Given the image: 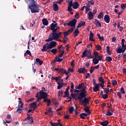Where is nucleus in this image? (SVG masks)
<instances>
[{
    "mask_svg": "<svg viewBox=\"0 0 126 126\" xmlns=\"http://www.w3.org/2000/svg\"><path fill=\"white\" fill-rule=\"evenodd\" d=\"M57 46V42L55 41H52L50 43H46L43 46V49H41V52H47V50H50L53 49V48H55Z\"/></svg>",
    "mask_w": 126,
    "mask_h": 126,
    "instance_id": "f257e3e1",
    "label": "nucleus"
},
{
    "mask_svg": "<svg viewBox=\"0 0 126 126\" xmlns=\"http://www.w3.org/2000/svg\"><path fill=\"white\" fill-rule=\"evenodd\" d=\"M29 8L31 9L32 13H36L39 12V7L36 4V2H32L31 4L29 5Z\"/></svg>",
    "mask_w": 126,
    "mask_h": 126,
    "instance_id": "f03ea898",
    "label": "nucleus"
},
{
    "mask_svg": "<svg viewBox=\"0 0 126 126\" xmlns=\"http://www.w3.org/2000/svg\"><path fill=\"white\" fill-rule=\"evenodd\" d=\"M82 59L83 58H87L88 60L93 59L94 57L92 56V53L91 51L85 49V51L82 53Z\"/></svg>",
    "mask_w": 126,
    "mask_h": 126,
    "instance_id": "7ed1b4c3",
    "label": "nucleus"
},
{
    "mask_svg": "<svg viewBox=\"0 0 126 126\" xmlns=\"http://www.w3.org/2000/svg\"><path fill=\"white\" fill-rule=\"evenodd\" d=\"M57 39H59V36L58 35V32H52L49 35L48 38L45 40V42H51V41H53V40H55Z\"/></svg>",
    "mask_w": 126,
    "mask_h": 126,
    "instance_id": "20e7f679",
    "label": "nucleus"
},
{
    "mask_svg": "<svg viewBox=\"0 0 126 126\" xmlns=\"http://www.w3.org/2000/svg\"><path fill=\"white\" fill-rule=\"evenodd\" d=\"M86 90L85 89H83L82 90L81 92L79 94V95L77 96V97L75 98V101H77V100H79V101H81L82 99H83L85 98V97H87V94H86Z\"/></svg>",
    "mask_w": 126,
    "mask_h": 126,
    "instance_id": "39448f33",
    "label": "nucleus"
},
{
    "mask_svg": "<svg viewBox=\"0 0 126 126\" xmlns=\"http://www.w3.org/2000/svg\"><path fill=\"white\" fill-rule=\"evenodd\" d=\"M83 100L82 99L81 100H80V103H81V105L82 106H87L89 104V102L90 100L92 99L91 97L89 96V97H85L83 98Z\"/></svg>",
    "mask_w": 126,
    "mask_h": 126,
    "instance_id": "423d86ee",
    "label": "nucleus"
},
{
    "mask_svg": "<svg viewBox=\"0 0 126 126\" xmlns=\"http://www.w3.org/2000/svg\"><path fill=\"white\" fill-rule=\"evenodd\" d=\"M76 23H77V20L76 19H73V20L70 21L68 22L69 27H72L73 29L75 28V25H76Z\"/></svg>",
    "mask_w": 126,
    "mask_h": 126,
    "instance_id": "0eeeda50",
    "label": "nucleus"
},
{
    "mask_svg": "<svg viewBox=\"0 0 126 126\" xmlns=\"http://www.w3.org/2000/svg\"><path fill=\"white\" fill-rule=\"evenodd\" d=\"M40 97L41 99H43L44 98H46L48 97V94L45 92H44V90H42L39 92Z\"/></svg>",
    "mask_w": 126,
    "mask_h": 126,
    "instance_id": "6e6552de",
    "label": "nucleus"
},
{
    "mask_svg": "<svg viewBox=\"0 0 126 126\" xmlns=\"http://www.w3.org/2000/svg\"><path fill=\"white\" fill-rule=\"evenodd\" d=\"M54 70L55 71H57L59 73H62V74H64L65 73V70L63 69V68H55Z\"/></svg>",
    "mask_w": 126,
    "mask_h": 126,
    "instance_id": "1a4fd4ad",
    "label": "nucleus"
},
{
    "mask_svg": "<svg viewBox=\"0 0 126 126\" xmlns=\"http://www.w3.org/2000/svg\"><path fill=\"white\" fill-rule=\"evenodd\" d=\"M121 48H122V46H119L118 47V49L117 51V53L118 54H121L122 53V55H124V53H125L126 52V49H121Z\"/></svg>",
    "mask_w": 126,
    "mask_h": 126,
    "instance_id": "9d476101",
    "label": "nucleus"
},
{
    "mask_svg": "<svg viewBox=\"0 0 126 126\" xmlns=\"http://www.w3.org/2000/svg\"><path fill=\"white\" fill-rule=\"evenodd\" d=\"M30 105L32 107V109H33V111H35V110L38 108V106H37V102H32L31 103Z\"/></svg>",
    "mask_w": 126,
    "mask_h": 126,
    "instance_id": "9b49d317",
    "label": "nucleus"
},
{
    "mask_svg": "<svg viewBox=\"0 0 126 126\" xmlns=\"http://www.w3.org/2000/svg\"><path fill=\"white\" fill-rule=\"evenodd\" d=\"M104 21L106 23H110V16L109 15H105L104 17Z\"/></svg>",
    "mask_w": 126,
    "mask_h": 126,
    "instance_id": "f8f14e48",
    "label": "nucleus"
},
{
    "mask_svg": "<svg viewBox=\"0 0 126 126\" xmlns=\"http://www.w3.org/2000/svg\"><path fill=\"white\" fill-rule=\"evenodd\" d=\"M71 6H72V0H71L68 3L67 10L68 11H69V12L72 11V8H71Z\"/></svg>",
    "mask_w": 126,
    "mask_h": 126,
    "instance_id": "ddd939ff",
    "label": "nucleus"
},
{
    "mask_svg": "<svg viewBox=\"0 0 126 126\" xmlns=\"http://www.w3.org/2000/svg\"><path fill=\"white\" fill-rule=\"evenodd\" d=\"M88 19L89 20H92L94 18V15L93 14V13L91 11H90L88 13Z\"/></svg>",
    "mask_w": 126,
    "mask_h": 126,
    "instance_id": "4468645a",
    "label": "nucleus"
},
{
    "mask_svg": "<svg viewBox=\"0 0 126 126\" xmlns=\"http://www.w3.org/2000/svg\"><path fill=\"white\" fill-rule=\"evenodd\" d=\"M72 8L74 9H77V8L79 7V4L78 1H75L72 4Z\"/></svg>",
    "mask_w": 126,
    "mask_h": 126,
    "instance_id": "2eb2a0df",
    "label": "nucleus"
},
{
    "mask_svg": "<svg viewBox=\"0 0 126 126\" xmlns=\"http://www.w3.org/2000/svg\"><path fill=\"white\" fill-rule=\"evenodd\" d=\"M94 37V33L92 32V31H91L90 36H89V41L94 42L95 39H93V37Z\"/></svg>",
    "mask_w": 126,
    "mask_h": 126,
    "instance_id": "dca6fc26",
    "label": "nucleus"
},
{
    "mask_svg": "<svg viewBox=\"0 0 126 126\" xmlns=\"http://www.w3.org/2000/svg\"><path fill=\"white\" fill-rule=\"evenodd\" d=\"M43 61L40 60L39 58H36L35 59L36 64H39V65H42V64H43Z\"/></svg>",
    "mask_w": 126,
    "mask_h": 126,
    "instance_id": "f3484780",
    "label": "nucleus"
},
{
    "mask_svg": "<svg viewBox=\"0 0 126 126\" xmlns=\"http://www.w3.org/2000/svg\"><path fill=\"white\" fill-rule=\"evenodd\" d=\"M58 49L59 52H61V53H64V47L63 46V45H59L58 47Z\"/></svg>",
    "mask_w": 126,
    "mask_h": 126,
    "instance_id": "a211bd4d",
    "label": "nucleus"
},
{
    "mask_svg": "<svg viewBox=\"0 0 126 126\" xmlns=\"http://www.w3.org/2000/svg\"><path fill=\"white\" fill-rule=\"evenodd\" d=\"M126 41V39H122V47H121V49H125L126 50V45H125V42Z\"/></svg>",
    "mask_w": 126,
    "mask_h": 126,
    "instance_id": "6ab92c4d",
    "label": "nucleus"
},
{
    "mask_svg": "<svg viewBox=\"0 0 126 126\" xmlns=\"http://www.w3.org/2000/svg\"><path fill=\"white\" fill-rule=\"evenodd\" d=\"M86 23L84 21H81L78 24L77 26V28H80V27H82V26H85Z\"/></svg>",
    "mask_w": 126,
    "mask_h": 126,
    "instance_id": "aec40b11",
    "label": "nucleus"
},
{
    "mask_svg": "<svg viewBox=\"0 0 126 126\" xmlns=\"http://www.w3.org/2000/svg\"><path fill=\"white\" fill-rule=\"evenodd\" d=\"M87 116H88V113H83L80 115V118H81V119L82 120H85V117H87Z\"/></svg>",
    "mask_w": 126,
    "mask_h": 126,
    "instance_id": "412c9836",
    "label": "nucleus"
},
{
    "mask_svg": "<svg viewBox=\"0 0 126 126\" xmlns=\"http://www.w3.org/2000/svg\"><path fill=\"white\" fill-rule=\"evenodd\" d=\"M94 24L96 25V27H101V26H102L100 22L97 19L95 20Z\"/></svg>",
    "mask_w": 126,
    "mask_h": 126,
    "instance_id": "4be33fe9",
    "label": "nucleus"
},
{
    "mask_svg": "<svg viewBox=\"0 0 126 126\" xmlns=\"http://www.w3.org/2000/svg\"><path fill=\"white\" fill-rule=\"evenodd\" d=\"M42 23L45 26H48V25H49V22L48 21V20H47V19L46 18H44L42 19Z\"/></svg>",
    "mask_w": 126,
    "mask_h": 126,
    "instance_id": "5701e85b",
    "label": "nucleus"
},
{
    "mask_svg": "<svg viewBox=\"0 0 126 126\" xmlns=\"http://www.w3.org/2000/svg\"><path fill=\"white\" fill-rule=\"evenodd\" d=\"M84 111L85 113H87V114H88V116H90V115H91V112L90 111V110H89L88 106H86L85 108Z\"/></svg>",
    "mask_w": 126,
    "mask_h": 126,
    "instance_id": "b1692460",
    "label": "nucleus"
},
{
    "mask_svg": "<svg viewBox=\"0 0 126 126\" xmlns=\"http://www.w3.org/2000/svg\"><path fill=\"white\" fill-rule=\"evenodd\" d=\"M53 7V10H54V11H58V10H59V6L58 5V4L54 3Z\"/></svg>",
    "mask_w": 126,
    "mask_h": 126,
    "instance_id": "393cba45",
    "label": "nucleus"
},
{
    "mask_svg": "<svg viewBox=\"0 0 126 126\" xmlns=\"http://www.w3.org/2000/svg\"><path fill=\"white\" fill-rule=\"evenodd\" d=\"M58 87H57V89L60 90L61 88H63V83H61L60 82H58Z\"/></svg>",
    "mask_w": 126,
    "mask_h": 126,
    "instance_id": "a878e982",
    "label": "nucleus"
},
{
    "mask_svg": "<svg viewBox=\"0 0 126 126\" xmlns=\"http://www.w3.org/2000/svg\"><path fill=\"white\" fill-rule=\"evenodd\" d=\"M58 27V23H52L50 25V30H53V29L56 28Z\"/></svg>",
    "mask_w": 126,
    "mask_h": 126,
    "instance_id": "bb28decb",
    "label": "nucleus"
},
{
    "mask_svg": "<svg viewBox=\"0 0 126 126\" xmlns=\"http://www.w3.org/2000/svg\"><path fill=\"white\" fill-rule=\"evenodd\" d=\"M74 34V37H76L78 34H79V31H78V28H77L73 32Z\"/></svg>",
    "mask_w": 126,
    "mask_h": 126,
    "instance_id": "cd10ccee",
    "label": "nucleus"
},
{
    "mask_svg": "<svg viewBox=\"0 0 126 126\" xmlns=\"http://www.w3.org/2000/svg\"><path fill=\"white\" fill-rule=\"evenodd\" d=\"M100 124L102 126H107L109 125V122H108V121H104L101 122Z\"/></svg>",
    "mask_w": 126,
    "mask_h": 126,
    "instance_id": "c85d7f7f",
    "label": "nucleus"
},
{
    "mask_svg": "<svg viewBox=\"0 0 126 126\" xmlns=\"http://www.w3.org/2000/svg\"><path fill=\"white\" fill-rule=\"evenodd\" d=\"M93 63L94 64H97L99 63V60L97 58H94L93 59Z\"/></svg>",
    "mask_w": 126,
    "mask_h": 126,
    "instance_id": "c756f323",
    "label": "nucleus"
},
{
    "mask_svg": "<svg viewBox=\"0 0 126 126\" xmlns=\"http://www.w3.org/2000/svg\"><path fill=\"white\" fill-rule=\"evenodd\" d=\"M99 89H100V88L99 87V85H96L93 88V91L94 92H97L99 91Z\"/></svg>",
    "mask_w": 126,
    "mask_h": 126,
    "instance_id": "7c9ffc66",
    "label": "nucleus"
},
{
    "mask_svg": "<svg viewBox=\"0 0 126 126\" xmlns=\"http://www.w3.org/2000/svg\"><path fill=\"white\" fill-rule=\"evenodd\" d=\"M105 61L108 63H110V62H112V61H113V59L110 56H107L106 57Z\"/></svg>",
    "mask_w": 126,
    "mask_h": 126,
    "instance_id": "2f4dec72",
    "label": "nucleus"
},
{
    "mask_svg": "<svg viewBox=\"0 0 126 126\" xmlns=\"http://www.w3.org/2000/svg\"><path fill=\"white\" fill-rule=\"evenodd\" d=\"M50 53H52V54H54V55H56L57 53L58 52V49L56 48H54L50 50Z\"/></svg>",
    "mask_w": 126,
    "mask_h": 126,
    "instance_id": "473e14b6",
    "label": "nucleus"
},
{
    "mask_svg": "<svg viewBox=\"0 0 126 126\" xmlns=\"http://www.w3.org/2000/svg\"><path fill=\"white\" fill-rule=\"evenodd\" d=\"M98 81H99V82H101L100 84H105V81H104V79H103V78L99 77Z\"/></svg>",
    "mask_w": 126,
    "mask_h": 126,
    "instance_id": "72a5a7b5",
    "label": "nucleus"
},
{
    "mask_svg": "<svg viewBox=\"0 0 126 126\" xmlns=\"http://www.w3.org/2000/svg\"><path fill=\"white\" fill-rule=\"evenodd\" d=\"M84 67H81L79 69H78V71L79 72V73H83L84 74Z\"/></svg>",
    "mask_w": 126,
    "mask_h": 126,
    "instance_id": "f704fd0d",
    "label": "nucleus"
},
{
    "mask_svg": "<svg viewBox=\"0 0 126 126\" xmlns=\"http://www.w3.org/2000/svg\"><path fill=\"white\" fill-rule=\"evenodd\" d=\"M55 59L56 62H58V63H61L63 61V59H60V57H59L58 56L55 57Z\"/></svg>",
    "mask_w": 126,
    "mask_h": 126,
    "instance_id": "c9c22d12",
    "label": "nucleus"
},
{
    "mask_svg": "<svg viewBox=\"0 0 126 126\" xmlns=\"http://www.w3.org/2000/svg\"><path fill=\"white\" fill-rule=\"evenodd\" d=\"M82 86H84V83L79 84L75 88L76 89H80V88H81Z\"/></svg>",
    "mask_w": 126,
    "mask_h": 126,
    "instance_id": "e433bc0d",
    "label": "nucleus"
},
{
    "mask_svg": "<svg viewBox=\"0 0 126 126\" xmlns=\"http://www.w3.org/2000/svg\"><path fill=\"white\" fill-rule=\"evenodd\" d=\"M73 111H74V108L72 106H70L69 108V113L72 114Z\"/></svg>",
    "mask_w": 126,
    "mask_h": 126,
    "instance_id": "4c0bfd02",
    "label": "nucleus"
},
{
    "mask_svg": "<svg viewBox=\"0 0 126 126\" xmlns=\"http://www.w3.org/2000/svg\"><path fill=\"white\" fill-rule=\"evenodd\" d=\"M111 82L113 86H116V85L118 84V82L117 81V80H112L111 81Z\"/></svg>",
    "mask_w": 126,
    "mask_h": 126,
    "instance_id": "58836bf2",
    "label": "nucleus"
},
{
    "mask_svg": "<svg viewBox=\"0 0 126 126\" xmlns=\"http://www.w3.org/2000/svg\"><path fill=\"white\" fill-rule=\"evenodd\" d=\"M106 51H107V54H108V55H111V50L110 49V46H107L106 47Z\"/></svg>",
    "mask_w": 126,
    "mask_h": 126,
    "instance_id": "ea45409f",
    "label": "nucleus"
},
{
    "mask_svg": "<svg viewBox=\"0 0 126 126\" xmlns=\"http://www.w3.org/2000/svg\"><path fill=\"white\" fill-rule=\"evenodd\" d=\"M103 17H104V14H103V12L99 13L97 18H99V19H101V18H103Z\"/></svg>",
    "mask_w": 126,
    "mask_h": 126,
    "instance_id": "a19ab883",
    "label": "nucleus"
},
{
    "mask_svg": "<svg viewBox=\"0 0 126 126\" xmlns=\"http://www.w3.org/2000/svg\"><path fill=\"white\" fill-rule=\"evenodd\" d=\"M95 48L97 51H101V50H102V46L100 45H97L95 46Z\"/></svg>",
    "mask_w": 126,
    "mask_h": 126,
    "instance_id": "79ce46f5",
    "label": "nucleus"
},
{
    "mask_svg": "<svg viewBox=\"0 0 126 126\" xmlns=\"http://www.w3.org/2000/svg\"><path fill=\"white\" fill-rule=\"evenodd\" d=\"M104 92L105 94H109V93L110 92V90L109 89V88H104Z\"/></svg>",
    "mask_w": 126,
    "mask_h": 126,
    "instance_id": "37998d69",
    "label": "nucleus"
},
{
    "mask_svg": "<svg viewBox=\"0 0 126 126\" xmlns=\"http://www.w3.org/2000/svg\"><path fill=\"white\" fill-rule=\"evenodd\" d=\"M52 79H54V80H56V82H57V83H58V82H59V80H60V77H52Z\"/></svg>",
    "mask_w": 126,
    "mask_h": 126,
    "instance_id": "c03bdc74",
    "label": "nucleus"
},
{
    "mask_svg": "<svg viewBox=\"0 0 126 126\" xmlns=\"http://www.w3.org/2000/svg\"><path fill=\"white\" fill-rule=\"evenodd\" d=\"M117 27L119 29H120L119 31H120V32H122L123 31L124 28L120 25V23L118 24Z\"/></svg>",
    "mask_w": 126,
    "mask_h": 126,
    "instance_id": "a18cd8bd",
    "label": "nucleus"
},
{
    "mask_svg": "<svg viewBox=\"0 0 126 126\" xmlns=\"http://www.w3.org/2000/svg\"><path fill=\"white\" fill-rule=\"evenodd\" d=\"M112 107H113V105H112V104H109L107 103V108H108V109H110V111H111V112H113V109H112Z\"/></svg>",
    "mask_w": 126,
    "mask_h": 126,
    "instance_id": "49530a36",
    "label": "nucleus"
},
{
    "mask_svg": "<svg viewBox=\"0 0 126 126\" xmlns=\"http://www.w3.org/2000/svg\"><path fill=\"white\" fill-rule=\"evenodd\" d=\"M34 100H35V98H31L30 99H26V102H27V103H28L29 102H33V101H34Z\"/></svg>",
    "mask_w": 126,
    "mask_h": 126,
    "instance_id": "de8ad7c7",
    "label": "nucleus"
},
{
    "mask_svg": "<svg viewBox=\"0 0 126 126\" xmlns=\"http://www.w3.org/2000/svg\"><path fill=\"white\" fill-rule=\"evenodd\" d=\"M94 56L95 58H98V57L99 56V53H98L96 51H94Z\"/></svg>",
    "mask_w": 126,
    "mask_h": 126,
    "instance_id": "09e8293b",
    "label": "nucleus"
},
{
    "mask_svg": "<svg viewBox=\"0 0 126 126\" xmlns=\"http://www.w3.org/2000/svg\"><path fill=\"white\" fill-rule=\"evenodd\" d=\"M106 116H113V113L110 111H107L106 113Z\"/></svg>",
    "mask_w": 126,
    "mask_h": 126,
    "instance_id": "8fccbe9b",
    "label": "nucleus"
},
{
    "mask_svg": "<svg viewBox=\"0 0 126 126\" xmlns=\"http://www.w3.org/2000/svg\"><path fill=\"white\" fill-rule=\"evenodd\" d=\"M74 31V29L71 28H70L69 30H68V31H67V32H68V33H69V34H70V33H72V32H73Z\"/></svg>",
    "mask_w": 126,
    "mask_h": 126,
    "instance_id": "3c124183",
    "label": "nucleus"
},
{
    "mask_svg": "<svg viewBox=\"0 0 126 126\" xmlns=\"http://www.w3.org/2000/svg\"><path fill=\"white\" fill-rule=\"evenodd\" d=\"M22 110H23V109L19 107L18 109L17 110L16 112L17 113H18V114H21V111H22Z\"/></svg>",
    "mask_w": 126,
    "mask_h": 126,
    "instance_id": "603ef678",
    "label": "nucleus"
},
{
    "mask_svg": "<svg viewBox=\"0 0 126 126\" xmlns=\"http://www.w3.org/2000/svg\"><path fill=\"white\" fill-rule=\"evenodd\" d=\"M63 94V91H59L58 92V96L59 97H60V96H62Z\"/></svg>",
    "mask_w": 126,
    "mask_h": 126,
    "instance_id": "864d4df0",
    "label": "nucleus"
},
{
    "mask_svg": "<svg viewBox=\"0 0 126 126\" xmlns=\"http://www.w3.org/2000/svg\"><path fill=\"white\" fill-rule=\"evenodd\" d=\"M120 92H121L122 94H126V92H125V89H124L123 87H122L121 88Z\"/></svg>",
    "mask_w": 126,
    "mask_h": 126,
    "instance_id": "5fc2aeb1",
    "label": "nucleus"
},
{
    "mask_svg": "<svg viewBox=\"0 0 126 126\" xmlns=\"http://www.w3.org/2000/svg\"><path fill=\"white\" fill-rule=\"evenodd\" d=\"M63 34L64 35V37H66L68 35H69V33L67 32H63Z\"/></svg>",
    "mask_w": 126,
    "mask_h": 126,
    "instance_id": "6e6d98bb",
    "label": "nucleus"
},
{
    "mask_svg": "<svg viewBox=\"0 0 126 126\" xmlns=\"http://www.w3.org/2000/svg\"><path fill=\"white\" fill-rule=\"evenodd\" d=\"M64 93H65V95L66 96V97H68V96H69V92H68V91H66L65 90V91L64 92Z\"/></svg>",
    "mask_w": 126,
    "mask_h": 126,
    "instance_id": "4d7b16f0",
    "label": "nucleus"
},
{
    "mask_svg": "<svg viewBox=\"0 0 126 126\" xmlns=\"http://www.w3.org/2000/svg\"><path fill=\"white\" fill-rule=\"evenodd\" d=\"M117 96H119V99H122V94L121 93V92H118L117 93Z\"/></svg>",
    "mask_w": 126,
    "mask_h": 126,
    "instance_id": "13d9d810",
    "label": "nucleus"
},
{
    "mask_svg": "<svg viewBox=\"0 0 126 126\" xmlns=\"http://www.w3.org/2000/svg\"><path fill=\"white\" fill-rule=\"evenodd\" d=\"M27 116L28 117L25 119L26 121H27V120H29V119L32 120V117L30 116V114H27Z\"/></svg>",
    "mask_w": 126,
    "mask_h": 126,
    "instance_id": "bf43d9fd",
    "label": "nucleus"
},
{
    "mask_svg": "<svg viewBox=\"0 0 126 126\" xmlns=\"http://www.w3.org/2000/svg\"><path fill=\"white\" fill-rule=\"evenodd\" d=\"M126 5H125V4H123L121 5V9H122L123 10H124V9H125V8H126Z\"/></svg>",
    "mask_w": 126,
    "mask_h": 126,
    "instance_id": "052dcab7",
    "label": "nucleus"
},
{
    "mask_svg": "<svg viewBox=\"0 0 126 126\" xmlns=\"http://www.w3.org/2000/svg\"><path fill=\"white\" fill-rule=\"evenodd\" d=\"M64 39H63V43L64 44H65V43H66V41H67V40H68V39L67 38V37H64Z\"/></svg>",
    "mask_w": 126,
    "mask_h": 126,
    "instance_id": "680f3d73",
    "label": "nucleus"
},
{
    "mask_svg": "<svg viewBox=\"0 0 126 126\" xmlns=\"http://www.w3.org/2000/svg\"><path fill=\"white\" fill-rule=\"evenodd\" d=\"M97 58H98L97 60H98V61H102V60H103V56L99 55Z\"/></svg>",
    "mask_w": 126,
    "mask_h": 126,
    "instance_id": "e2e57ef3",
    "label": "nucleus"
},
{
    "mask_svg": "<svg viewBox=\"0 0 126 126\" xmlns=\"http://www.w3.org/2000/svg\"><path fill=\"white\" fill-rule=\"evenodd\" d=\"M80 16H79L78 13H76V14L75 15V18H76V19H78L79 18H80Z\"/></svg>",
    "mask_w": 126,
    "mask_h": 126,
    "instance_id": "0e129e2a",
    "label": "nucleus"
},
{
    "mask_svg": "<svg viewBox=\"0 0 126 126\" xmlns=\"http://www.w3.org/2000/svg\"><path fill=\"white\" fill-rule=\"evenodd\" d=\"M89 3H90V4H92V5H93V4H94L95 2H94V1L93 0H91L90 1H88Z\"/></svg>",
    "mask_w": 126,
    "mask_h": 126,
    "instance_id": "69168bd1",
    "label": "nucleus"
},
{
    "mask_svg": "<svg viewBox=\"0 0 126 126\" xmlns=\"http://www.w3.org/2000/svg\"><path fill=\"white\" fill-rule=\"evenodd\" d=\"M108 98V94H104L102 95V98L103 99H107Z\"/></svg>",
    "mask_w": 126,
    "mask_h": 126,
    "instance_id": "338daca9",
    "label": "nucleus"
},
{
    "mask_svg": "<svg viewBox=\"0 0 126 126\" xmlns=\"http://www.w3.org/2000/svg\"><path fill=\"white\" fill-rule=\"evenodd\" d=\"M51 125V126H58V123H52V122H50Z\"/></svg>",
    "mask_w": 126,
    "mask_h": 126,
    "instance_id": "774afa93",
    "label": "nucleus"
}]
</instances>
